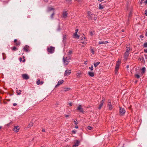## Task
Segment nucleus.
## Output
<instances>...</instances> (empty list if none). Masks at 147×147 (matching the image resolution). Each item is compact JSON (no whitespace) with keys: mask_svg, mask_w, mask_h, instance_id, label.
I'll return each mask as SVG.
<instances>
[{"mask_svg":"<svg viewBox=\"0 0 147 147\" xmlns=\"http://www.w3.org/2000/svg\"><path fill=\"white\" fill-rule=\"evenodd\" d=\"M63 82L64 81L63 80H61L59 81L58 82L57 84L55 86V87H58L59 85L62 84Z\"/></svg>","mask_w":147,"mask_h":147,"instance_id":"6","label":"nucleus"},{"mask_svg":"<svg viewBox=\"0 0 147 147\" xmlns=\"http://www.w3.org/2000/svg\"><path fill=\"white\" fill-rule=\"evenodd\" d=\"M144 51L145 53H147V49H144Z\"/></svg>","mask_w":147,"mask_h":147,"instance_id":"51","label":"nucleus"},{"mask_svg":"<svg viewBox=\"0 0 147 147\" xmlns=\"http://www.w3.org/2000/svg\"><path fill=\"white\" fill-rule=\"evenodd\" d=\"M87 61H84V64H87Z\"/></svg>","mask_w":147,"mask_h":147,"instance_id":"53","label":"nucleus"},{"mask_svg":"<svg viewBox=\"0 0 147 147\" xmlns=\"http://www.w3.org/2000/svg\"><path fill=\"white\" fill-rule=\"evenodd\" d=\"M88 74L91 77H93L94 76V73L91 72H89Z\"/></svg>","mask_w":147,"mask_h":147,"instance_id":"17","label":"nucleus"},{"mask_svg":"<svg viewBox=\"0 0 147 147\" xmlns=\"http://www.w3.org/2000/svg\"><path fill=\"white\" fill-rule=\"evenodd\" d=\"M22 77L23 78L27 80L29 78L28 76L26 74H23L22 75Z\"/></svg>","mask_w":147,"mask_h":147,"instance_id":"7","label":"nucleus"},{"mask_svg":"<svg viewBox=\"0 0 147 147\" xmlns=\"http://www.w3.org/2000/svg\"><path fill=\"white\" fill-rule=\"evenodd\" d=\"M93 65H91V67H89V68L90 69V70L92 71V70H93Z\"/></svg>","mask_w":147,"mask_h":147,"instance_id":"35","label":"nucleus"},{"mask_svg":"<svg viewBox=\"0 0 147 147\" xmlns=\"http://www.w3.org/2000/svg\"><path fill=\"white\" fill-rule=\"evenodd\" d=\"M120 63V61H118L116 64L115 67V69H118L119 67V65Z\"/></svg>","mask_w":147,"mask_h":147,"instance_id":"9","label":"nucleus"},{"mask_svg":"<svg viewBox=\"0 0 147 147\" xmlns=\"http://www.w3.org/2000/svg\"><path fill=\"white\" fill-rule=\"evenodd\" d=\"M75 128L78 129V126L77 125H76L75 126Z\"/></svg>","mask_w":147,"mask_h":147,"instance_id":"52","label":"nucleus"},{"mask_svg":"<svg viewBox=\"0 0 147 147\" xmlns=\"http://www.w3.org/2000/svg\"><path fill=\"white\" fill-rule=\"evenodd\" d=\"M63 60L64 62V63L65 65H67L68 63L69 62V59H67L66 57H64L63 58Z\"/></svg>","mask_w":147,"mask_h":147,"instance_id":"3","label":"nucleus"},{"mask_svg":"<svg viewBox=\"0 0 147 147\" xmlns=\"http://www.w3.org/2000/svg\"><path fill=\"white\" fill-rule=\"evenodd\" d=\"M69 105L70 106H72V103L71 102H69Z\"/></svg>","mask_w":147,"mask_h":147,"instance_id":"54","label":"nucleus"},{"mask_svg":"<svg viewBox=\"0 0 147 147\" xmlns=\"http://www.w3.org/2000/svg\"><path fill=\"white\" fill-rule=\"evenodd\" d=\"M135 76L137 78H139L140 77V76L138 74H136Z\"/></svg>","mask_w":147,"mask_h":147,"instance_id":"34","label":"nucleus"},{"mask_svg":"<svg viewBox=\"0 0 147 147\" xmlns=\"http://www.w3.org/2000/svg\"><path fill=\"white\" fill-rule=\"evenodd\" d=\"M90 33L91 35H93V34L92 32H90Z\"/></svg>","mask_w":147,"mask_h":147,"instance_id":"60","label":"nucleus"},{"mask_svg":"<svg viewBox=\"0 0 147 147\" xmlns=\"http://www.w3.org/2000/svg\"><path fill=\"white\" fill-rule=\"evenodd\" d=\"M145 57L147 59V55H145Z\"/></svg>","mask_w":147,"mask_h":147,"instance_id":"64","label":"nucleus"},{"mask_svg":"<svg viewBox=\"0 0 147 147\" xmlns=\"http://www.w3.org/2000/svg\"><path fill=\"white\" fill-rule=\"evenodd\" d=\"M88 13L89 16V18L91 17V16L92 15L91 14V12L90 11H88Z\"/></svg>","mask_w":147,"mask_h":147,"instance_id":"28","label":"nucleus"},{"mask_svg":"<svg viewBox=\"0 0 147 147\" xmlns=\"http://www.w3.org/2000/svg\"><path fill=\"white\" fill-rule=\"evenodd\" d=\"M145 35L146 36H147V31Z\"/></svg>","mask_w":147,"mask_h":147,"instance_id":"63","label":"nucleus"},{"mask_svg":"<svg viewBox=\"0 0 147 147\" xmlns=\"http://www.w3.org/2000/svg\"><path fill=\"white\" fill-rule=\"evenodd\" d=\"M13 105L14 106H16L17 105V104H16V103H14V104H13Z\"/></svg>","mask_w":147,"mask_h":147,"instance_id":"59","label":"nucleus"},{"mask_svg":"<svg viewBox=\"0 0 147 147\" xmlns=\"http://www.w3.org/2000/svg\"><path fill=\"white\" fill-rule=\"evenodd\" d=\"M22 58H20V61H22Z\"/></svg>","mask_w":147,"mask_h":147,"instance_id":"58","label":"nucleus"},{"mask_svg":"<svg viewBox=\"0 0 147 147\" xmlns=\"http://www.w3.org/2000/svg\"><path fill=\"white\" fill-rule=\"evenodd\" d=\"M141 70L142 71V73H144L146 70V68L145 67H143L141 69Z\"/></svg>","mask_w":147,"mask_h":147,"instance_id":"25","label":"nucleus"},{"mask_svg":"<svg viewBox=\"0 0 147 147\" xmlns=\"http://www.w3.org/2000/svg\"><path fill=\"white\" fill-rule=\"evenodd\" d=\"M76 130H73L72 132L74 134H75L76 133Z\"/></svg>","mask_w":147,"mask_h":147,"instance_id":"43","label":"nucleus"},{"mask_svg":"<svg viewBox=\"0 0 147 147\" xmlns=\"http://www.w3.org/2000/svg\"><path fill=\"white\" fill-rule=\"evenodd\" d=\"M54 10V9L53 8H52L51 7H49L48 8V11H51V10Z\"/></svg>","mask_w":147,"mask_h":147,"instance_id":"24","label":"nucleus"},{"mask_svg":"<svg viewBox=\"0 0 147 147\" xmlns=\"http://www.w3.org/2000/svg\"><path fill=\"white\" fill-rule=\"evenodd\" d=\"M81 74V72L80 73H78L77 74V76L79 78L80 77V75Z\"/></svg>","mask_w":147,"mask_h":147,"instance_id":"27","label":"nucleus"},{"mask_svg":"<svg viewBox=\"0 0 147 147\" xmlns=\"http://www.w3.org/2000/svg\"><path fill=\"white\" fill-rule=\"evenodd\" d=\"M54 13H53L51 15V18H53V16L54 15Z\"/></svg>","mask_w":147,"mask_h":147,"instance_id":"40","label":"nucleus"},{"mask_svg":"<svg viewBox=\"0 0 147 147\" xmlns=\"http://www.w3.org/2000/svg\"><path fill=\"white\" fill-rule=\"evenodd\" d=\"M100 63L99 62H97L96 63H94V65L95 67H96Z\"/></svg>","mask_w":147,"mask_h":147,"instance_id":"22","label":"nucleus"},{"mask_svg":"<svg viewBox=\"0 0 147 147\" xmlns=\"http://www.w3.org/2000/svg\"><path fill=\"white\" fill-rule=\"evenodd\" d=\"M118 70V69H117L116 70V69H115V72L116 73L117 72V70Z\"/></svg>","mask_w":147,"mask_h":147,"instance_id":"57","label":"nucleus"},{"mask_svg":"<svg viewBox=\"0 0 147 147\" xmlns=\"http://www.w3.org/2000/svg\"><path fill=\"white\" fill-rule=\"evenodd\" d=\"M77 33H74V37L78 39L79 38V36L77 34Z\"/></svg>","mask_w":147,"mask_h":147,"instance_id":"15","label":"nucleus"},{"mask_svg":"<svg viewBox=\"0 0 147 147\" xmlns=\"http://www.w3.org/2000/svg\"><path fill=\"white\" fill-rule=\"evenodd\" d=\"M28 47L26 46H25L24 48V51H28Z\"/></svg>","mask_w":147,"mask_h":147,"instance_id":"21","label":"nucleus"},{"mask_svg":"<svg viewBox=\"0 0 147 147\" xmlns=\"http://www.w3.org/2000/svg\"><path fill=\"white\" fill-rule=\"evenodd\" d=\"M67 13L66 11H63V17L64 18H65L67 16Z\"/></svg>","mask_w":147,"mask_h":147,"instance_id":"10","label":"nucleus"},{"mask_svg":"<svg viewBox=\"0 0 147 147\" xmlns=\"http://www.w3.org/2000/svg\"><path fill=\"white\" fill-rule=\"evenodd\" d=\"M17 40H16V39H15V40H14V42H16L17 41Z\"/></svg>","mask_w":147,"mask_h":147,"instance_id":"61","label":"nucleus"},{"mask_svg":"<svg viewBox=\"0 0 147 147\" xmlns=\"http://www.w3.org/2000/svg\"><path fill=\"white\" fill-rule=\"evenodd\" d=\"M77 110L79 111L80 112L82 113H83L84 111L83 109L82 108V107L81 105H78V107L77 108Z\"/></svg>","mask_w":147,"mask_h":147,"instance_id":"2","label":"nucleus"},{"mask_svg":"<svg viewBox=\"0 0 147 147\" xmlns=\"http://www.w3.org/2000/svg\"><path fill=\"white\" fill-rule=\"evenodd\" d=\"M55 49L54 47L51 46L47 48V51L50 53H52L54 52Z\"/></svg>","mask_w":147,"mask_h":147,"instance_id":"1","label":"nucleus"},{"mask_svg":"<svg viewBox=\"0 0 147 147\" xmlns=\"http://www.w3.org/2000/svg\"><path fill=\"white\" fill-rule=\"evenodd\" d=\"M120 114L121 115H123L125 113V111L124 109H123V108H121L120 107Z\"/></svg>","mask_w":147,"mask_h":147,"instance_id":"4","label":"nucleus"},{"mask_svg":"<svg viewBox=\"0 0 147 147\" xmlns=\"http://www.w3.org/2000/svg\"><path fill=\"white\" fill-rule=\"evenodd\" d=\"M144 47H147V42H145L144 43Z\"/></svg>","mask_w":147,"mask_h":147,"instance_id":"29","label":"nucleus"},{"mask_svg":"<svg viewBox=\"0 0 147 147\" xmlns=\"http://www.w3.org/2000/svg\"><path fill=\"white\" fill-rule=\"evenodd\" d=\"M79 144V142L78 141H77L76 143L73 146V147L74 146H78Z\"/></svg>","mask_w":147,"mask_h":147,"instance_id":"18","label":"nucleus"},{"mask_svg":"<svg viewBox=\"0 0 147 147\" xmlns=\"http://www.w3.org/2000/svg\"><path fill=\"white\" fill-rule=\"evenodd\" d=\"M43 82L42 81H41L40 82V84H43Z\"/></svg>","mask_w":147,"mask_h":147,"instance_id":"56","label":"nucleus"},{"mask_svg":"<svg viewBox=\"0 0 147 147\" xmlns=\"http://www.w3.org/2000/svg\"><path fill=\"white\" fill-rule=\"evenodd\" d=\"M91 53H92L93 54H94V51H93V49H91Z\"/></svg>","mask_w":147,"mask_h":147,"instance_id":"37","label":"nucleus"},{"mask_svg":"<svg viewBox=\"0 0 147 147\" xmlns=\"http://www.w3.org/2000/svg\"><path fill=\"white\" fill-rule=\"evenodd\" d=\"M72 0H66V1L69 3H71Z\"/></svg>","mask_w":147,"mask_h":147,"instance_id":"30","label":"nucleus"},{"mask_svg":"<svg viewBox=\"0 0 147 147\" xmlns=\"http://www.w3.org/2000/svg\"><path fill=\"white\" fill-rule=\"evenodd\" d=\"M18 90H16V92L17 93V94L19 95L21 94V92H22V90H19V92H18Z\"/></svg>","mask_w":147,"mask_h":147,"instance_id":"26","label":"nucleus"},{"mask_svg":"<svg viewBox=\"0 0 147 147\" xmlns=\"http://www.w3.org/2000/svg\"><path fill=\"white\" fill-rule=\"evenodd\" d=\"M131 11L129 13V17H130L131 16Z\"/></svg>","mask_w":147,"mask_h":147,"instance_id":"45","label":"nucleus"},{"mask_svg":"<svg viewBox=\"0 0 147 147\" xmlns=\"http://www.w3.org/2000/svg\"><path fill=\"white\" fill-rule=\"evenodd\" d=\"M69 89V88H67L65 89V91H67Z\"/></svg>","mask_w":147,"mask_h":147,"instance_id":"41","label":"nucleus"},{"mask_svg":"<svg viewBox=\"0 0 147 147\" xmlns=\"http://www.w3.org/2000/svg\"><path fill=\"white\" fill-rule=\"evenodd\" d=\"M108 42L107 41H99L98 42L99 44H106L107 43H108Z\"/></svg>","mask_w":147,"mask_h":147,"instance_id":"13","label":"nucleus"},{"mask_svg":"<svg viewBox=\"0 0 147 147\" xmlns=\"http://www.w3.org/2000/svg\"><path fill=\"white\" fill-rule=\"evenodd\" d=\"M145 15L146 16H147V10H146L145 11Z\"/></svg>","mask_w":147,"mask_h":147,"instance_id":"48","label":"nucleus"},{"mask_svg":"<svg viewBox=\"0 0 147 147\" xmlns=\"http://www.w3.org/2000/svg\"><path fill=\"white\" fill-rule=\"evenodd\" d=\"M74 123L75 125H77L78 123L77 120H74Z\"/></svg>","mask_w":147,"mask_h":147,"instance_id":"33","label":"nucleus"},{"mask_svg":"<svg viewBox=\"0 0 147 147\" xmlns=\"http://www.w3.org/2000/svg\"><path fill=\"white\" fill-rule=\"evenodd\" d=\"M71 72L70 70L67 69L65 71L64 75V76H68L69 75Z\"/></svg>","mask_w":147,"mask_h":147,"instance_id":"5","label":"nucleus"},{"mask_svg":"<svg viewBox=\"0 0 147 147\" xmlns=\"http://www.w3.org/2000/svg\"><path fill=\"white\" fill-rule=\"evenodd\" d=\"M129 52H125V59H127V57L129 56Z\"/></svg>","mask_w":147,"mask_h":147,"instance_id":"12","label":"nucleus"},{"mask_svg":"<svg viewBox=\"0 0 147 147\" xmlns=\"http://www.w3.org/2000/svg\"><path fill=\"white\" fill-rule=\"evenodd\" d=\"M81 42L82 43L84 44H86V41H84L83 42Z\"/></svg>","mask_w":147,"mask_h":147,"instance_id":"44","label":"nucleus"},{"mask_svg":"<svg viewBox=\"0 0 147 147\" xmlns=\"http://www.w3.org/2000/svg\"><path fill=\"white\" fill-rule=\"evenodd\" d=\"M126 52L129 53V51L130 50V48L129 47H126Z\"/></svg>","mask_w":147,"mask_h":147,"instance_id":"23","label":"nucleus"},{"mask_svg":"<svg viewBox=\"0 0 147 147\" xmlns=\"http://www.w3.org/2000/svg\"><path fill=\"white\" fill-rule=\"evenodd\" d=\"M101 107H101V106H99V107H98V109H100L101 108Z\"/></svg>","mask_w":147,"mask_h":147,"instance_id":"62","label":"nucleus"},{"mask_svg":"<svg viewBox=\"0 0 147 147\" xmlns=\"http://www.w3.org/2000/svg\"><path fill=\"white\" fill-rule=\"evenodd\" d=\"M87 128L89 130H91L92 128V127L91 126H88L87 127Z\"/></svg>","mask_w":147,"mask_h":147,"instance_id":"31","label":"nucleus"},{"mask_svg":"<svg viewBox=\"0 0 147 147\" xmlns=\"http://www.w3.org/2000/svg\"><path fill=\"white\" fill-rule=\"evenodd\" d=\"M145 1H144V0H141V1L140 2V3L141 5L142 3H144V2Z\"/></svg>","mask_w":147,"mask_h":147,"instance_id":"32","label":"nucleus"},{"mask_svg":"<svg viewBox=\"0 0 147 147\" xmlns=\"http://www.w3.org/2000/svg\"><path fill=\"white\" fill-rule=\"evenodd\" d=\"M104 100H105V99L104 98H103L101 101L100 102V104L99 106L102 107V105H103V104L104 102Z\"/></svg>","mask_w":147,"mask_h":147,"instance_id":"14","label":"nucleus"},{"mask_svg":"<svg viewBox=\"0 0 147 147\" xmlns=\"http://www.w3.org/2000/svg\"><path fill=\"white\" fill-rule=\"evenodd\" d=\"M105 7L102 4V3L99 4V8L100 9H102Z\"/></svg>","mask_w":147,"mask_h":147,"instance_id":"11","label":"nucleus"},{"mask_svg":"<svg viewBox=\"0 0 147 147\" xmlns=\"http://www.w3.org/2000/svg\"><path fill=\"white\" fill-rule=\"evenodd\" d=\"M20 43L19 42H18L16 43V45H20Z\"/></svg>","mask_w":147,"mask_h":147,"instance_id":"42","label":"nucleus"},{"mask_svg":"<svg viewBox=\"0 0 147 147\" xmlns=\"http://www.w3.org/2000/svg\"><path fill=\"white\" fill-rule=\"evenodd\" d=\"M36 84L38 85H39L40 84V82L39 80H38L36 82Z\"/></svg>","mask_w":147,"mask_h":147,"instance_id":"36","label":"nucleus"},{"mask_svg":"<svg viewBox=\"0 0 147 147\" xmlns=\"http://www.w3.org/2000/svg\"><path fill=\"white\" fill-rule=\"evenodd\" d=\"M90 18L91 19H92V18H93V19L94 20H96L97 18V17L96 16H95L92 15L91 16V17H90Z\"/></svg>","mask_w":147,"mask_h":147,"instance_id":"19","label":"nucleus"},{"mask_svg":"<svg viewBox=\"0 0 147 147\" xmlns=\"http://www.w3.org/2000/svg\"><path fill=\"white\" fill-rule=\"evenodd\" d=\"M72 53V51L71 50H69V52L68 53L69 55H70Z\"/></svg>","mask_w":147,"mask_h":147,"instance_id":"38","label":"nucleus"},{"mask_svg":"<svg viewBox=\"0 0 147 147\" xmlns=\"http://www.w3.org/2000/svg\"><path fill=\"white\" fill-rule=\"evenodd\" d=\"M85 39V38L84 37H82L81 40H84Z\"/></svg>","mask_w":147,"mask_h":147,"instance_id":"49","label":"nucleus"},{"mask_svg":"<svg viewBox=\"0 0 147 147\" xmlns=\"http://www.w3.org/2000/svg\"><path fill=\"white\" fill-rule=\"evenodd\" d=\"M16 49H17L15 47H13L12 49V50L14 51L16 50Z\"/></svg>","mask_w":147,"mask_h":147,"instance_id":"39","label":"nucleus"},{"mask_svg":"<svg viewBox=\"0 0 147 147\" xmlns=\"http://www.w3.org/2000/svg\"><path fill=\"white\" fill-rule=\"evenodd\" d=\"M78 31V29H76V30H75V33H76H76H77Z\"/></svg>","mask_w":147,"mask_h":147,"instance_id":"46","label":"nucleus"},{"mask_svg":"<svg viewBox=\"0 0 147 147\" xmlns=\"http://www.w3.org/2000/svg\"><path fill=\"white\" fill-rule=\"evenodd\" d=\"M144 3H145V4L147 3V0H146V1H145Z\"/></svg>","mask_w":147,"mask_h":147,"instance_id":"55","label":"nucleus"},{"mask_svg":"<svg viewBox=\"0 0 147 147\" xmlns=\"http://www.w3.org/2000/svg\"><path fill=\"white\" fill-rule=\"evenodd\" d=\"M33 123L32 122H31L29 123V124L28 125V128H30V127H31L33 126Z\"/></svg>","mask_w":147,"mask_h":147,"instance_id":"20","label":"nucleus"},{"mask_svg":"<svg viewBox=\"0 0 147 147\" xmlns=\"http://www.w3.org/2000/svg\"><path fill=\"white\" fill-rule=\"evenodd\" d=\"M108 107L109 109V110H111L113 109V107L112 105L111 104H108Z\"/></svg>","mask_w":147,"mask_h":147,"instance_id":"16","label":"nucleus"},{"mask_svg":"<svg viewBox=\"0 0 147 147\" xmlns=\"http://www.w3.org/2000/svg\"><path fill=\"white\" fill-rule=\"evenodd\" d=\"M42 131L43 132H45V129H42Z\"/></svg>","mask_w":147,"mask_h":147,"instance_id":"50","label":"nucleus"},{"mask_svg":"<svg viewBox=\"0 0 147 147\" xmlns=\"http://www.w3.org/2000/svg\"><path fill=\"white\" fill-rule=\"evenodd\" d=\"M20 128L18 126H16L13 129L14 131L16 132L18 131Z\"/></svg>","mask_w":147,"mask_h":147,"instance_id":"8","label":"nucleus"},{"mask_svg":"<svg viewBox=\"0 0 147 147\" xmlns=\"http://www.w3.org/2000/svg\"><path fill=\"white\" fill-rule=\"evenodd\" d=\"M111 100H108V104H111Z\"/></svg>","mask_w":147,"mask_h":147,"instance_id":"47","label":"nucleus"}]
</instances>
